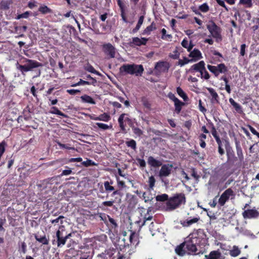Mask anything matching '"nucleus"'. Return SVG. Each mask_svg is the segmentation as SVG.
Returning a JSON list of instances; mask_svg holds the SVG:
<instances>
[{
  "instance_id": "1",
  "label": "nucleus",
  "mask_w": 259,
  "mask_h": 259,
  "mask_svg": "<svg viewBox=\"0 0 259 259\" xmlns=\"http://www.w3.org/2000/svg\"><path fill=\"white\" fill-rule=\"evenodd\" d=\"M196 242L188 238L187 240L178 245L175 249L176 252L180 256H183L186 253L191 254L197 251Z\"/></svg>"
},
{
  "instance_id": "2",
  "label": "nucleus",
  "mask_w": 259,
  "mask_h": 259,
  "mask_svg": "<svg viewBox=\"0 0 259 259\" xmlns=\"http://www.w3.org/2000/svg\"><path fill=\"white\" fill-rule=\"evenodd\" d=\"M186 196L184 193H177L172 197H170L168 201L166 203V209L172 210L183 204H185L186 202Z\"/></svg>"
},
{
  "instance_id": "3",
  "label": "nucleus",
  "mask_w": 259,
  "mask_h": 259,
  "mask_svg": "<svg viewBox=\"0 0 259 259\" xmlns=\"http://www.w3.org/2000/svg\"><path fill=\"white\" fill-rule=\"evenodd\" d=\"M24 65L20 64L18 62L16 64L17 69L20 71L22 74L25 72L32 70L33 69L42 66V64L36 60L23 58L21 61Z\"/></svg>"
},
{
  "instance_id": "4",
  "label": "nucleus",
  "mask_w": 259,
  "mask_h": 259,
  "mask_svg": "<svg viewBox=\"0 0 259 259\" xmlns=\"http://www.w3.org/2000/svg\"><path fill=\"white\" fill-rule=\"evenodd\" d=\"M205 65V62L203 61H200L198 63L191 66L189 71L191 73L198 72L200 73V77L202 79L208 80L210 78V76L206 70Z\"/></svg>"
},
{
  "instance_id": "5",
  "label": "nucleus",
  "mask_w": 259,
  "mask_h": 259,
  "mask_svg": "<svg viewBox=\"0 0 259 259\" xmlns=\"http://www.w3.org/2000/svg\"><path fill=\"white\" fill-rule=\"evenodd\" d=\"M71 235V233L67 234L65 232V227L64 226H60L59 229L56 232L58 246L61 247L65 245L67 239H68Z\"/></svg>"
},
{
  "instance_id": "6",
  "label": "nucleus",
  "mask_w": 259,
  "mask_h": 259,
  "mask_svg": "<svg viewBox=\"0 0 259 259\" xmlns=\"http://www.w3.org/2000/svg\"><path fill=\"white\" fill-rule=\"evenodd\" d=\"M207 29L211 34V36L218 40H222L221 28L217 25L212 20L209 21L206 25Z\"/></svg>"
},
{
  "instance_id": "7",
  "label": "nucleus",
  "mask_w": 259,
  "mask_h": 259,
  "mask_svg": "<svg viewBox=\"0 0 259 259\" xmlns=\"http://www.w3.org/2000/svg\"><path fill=\"white\" fill-rule=\"evenodd\" d=\"M207 67L215 77H218L220 73L226 74L228 71L227 67L224 63H220L217 66L207 65Z\"/></svg>"
},
{
  "instance_id": "8",
  "label": "nucleus",
  "mask_w": 259,
  "mask_h": 259,
  "mask_svg": "<svg viewBox=\"0 0 259 259\" xmlns=\"http://www.w3.org/2000/svg\"><path fill=\"white\" fill-rule=\"evenodd\" d=\"M139 70H137V72L139 73H143L144 70V67L142 65H137L135 64H126L123 65L120 68L121 72H125L126 74L133 75V67H137Z\"/></svg>"
},
{
  "instance_id": "9",
  "label": "nucleus",
  "mask_w": 259,
  "mask_h": 259,
  "mask_svg": "<svg viewBox=\"0 0 259 259\" xmlns=\"http://www.w3.org/2000/svg\"><path fill=\"white\" fill-rule=\"evenodd\" d=\"M205 237L206 235L203 230L199 229L197 230H194L189 235L188 238L195 242L196 241V243L199 245Z\"/></svg>"
},
{
  "instance_id": "10",
  "label": "nucleus",
  "mask_w": 259,
  "mask_h": 259,
  "mask_svg": "<svg viewBox=\"0 0 259 259\" xmlns=\"http://www.w3.org/2000/svg\"><path fill=\"white\" fill-rule=\"evenodd\" d=\"M234 196V192L231 188H228L221 195L219 199L218 203L220 206L225 205L231 196Z\"/></svg>"
},
{
  "instance_id": "11",
  "label": "nucleus",
  "mask_w": 259,
  "mask_h": 259,
  "mask_svg": "<svg viewBox=\"0 0 259 259\" xmlns=\"http://www.w3.org/2000/svg\"><path fill=\"white\" fill-rule=\"evenodd\" d=\"M125 237L126 234H124L123 237L122 239L123 244H120L121 246H126L134 245L136 243L137 244L138 236L135 232L131 231L130 235L128 237V240H126Z\"/></svg>"
},
{
  "instance_id": "12",
  "label": "nucleus",
  "mask_w": 259,
  "mask_h": 259,
  "mask_svg": "<svg viewBox=\"0 0 259 259\" xmlns=\"http://www.w3.org/2000/svg\"><path fill=\"white\" fill-rule=\"evenodd\" d=\"M226 143L227 145L226 146V149L228 162L230 164H234L235 162L237 160L238 158L235 156L233 149L229 145V143L228 142Z\"/></svg>"
},
{
  "instance_id": "13",
  "label": "nucleus",
  "mask_w": 259,
  "mask_h": 259,
  "mask_svg": "<svg viewBox=\"0 0 259 259\" xmlns=\"http://www.w3.org/2000/svg\"><path fill=\"white\" fill-rule=\"evenodd\" d=\"M159 172V176L160 178L168 177L171 174L172 165L169 164H162Z\"/></svg>"
},
{
  "instance_id": "14",
  "label": "nucleus",
  "mask_w": 259,
  "mask_h": 259,
  "mask_svg": "<svg viewBox=\"0 0 259 259\" xmlns=\"http://www.w3.org/2000/svg\"><path fill=\"white\" fill-rule=\"evenodd\" d=\"M188 56L191 59H190L192 62H196L201 59L203 57L202 53L198 49L195 48L192 52H190Z\"/></svg>"
},
{
  "instance_id": "15",
  "label": "nucleus",
  "mask_w": 259,
  "mask_h": 259,
  "mask_svg": "<svg viewBox=\"0 0 259 259\" xmlns=\"http://www.w3.org/2000/svg\"><path fill=\"white\" fill-rule=\"evenodd\" d=\"M102 50L110 58H113V46L110 43H105L102 45Z\"/></svg>"
},
{
  "instance_id": "16",
  "label": "nucleus",
  "mask_w": 259,
  "mask_h": 259,
  "mask_svg": "<svg viewBox=\"0 0 259 259\" xmlns=\"http://www.w3.org/2000/svg\"><path fill=\"white\" fill-rule=\"evenodd\" d=\"M125 116V114H122L119 116L118 120L121 130L124 132H125V127L126 126V123H128V124L131 123V120Z\"/></svg>"
},
{
  "instance_id": "17",
  "label": "nucleus",
  "mask_w": 259,
  "mask_h": 259,
  "mask_svg": "<svg viewBox=\"0 0 259 259\" xmlns=\"http://www.w3.org/2000/svg\"><path fill=\"white\" fill-rule=\"evenodd\" d=\"M147 163L150 167L155 168L159 167L162 164V161L155 159L152 156L148 157L147 159Z\"/></svg>"
},
{
  "instance_id": "18",
  "label": "nucleus",
  "mask_w": 259,
  "mask_h": 259,
  "mask_svg": "<svg viewBox=\"0 0 259 259\" xmlns=\"http://www.w3.org/2000/svg\"><path fill=\"white\" fill-rule=\"evenodd\" d=\"M200 220L199 217H195L192 219H187L186 220H182L180 221L181 225L184 227H188L192 224L197 223Z\"/></svg>"
},
{
  "instance_id": "19",
  "label": "nucleus",
  "mask_w": 259,
  "mask_h": 259,
  "mask_svg": "<svg viewBox=\"0 0 259 259\" xmlns=\"http://www.w3.org/2000/svg\"><path fill=\"white\" fill-rule=\"evenodd\" d=\"M242 215L245 219H251L257 217L258 215V212L255 209H247L242 213Z\"/></svg>"
},
{
  "instance_id": "20",
  "label": "nucleus",
  "mask_w": 259,
  "mask_h": 259,
  "mask_svg": "<svg viewBox=\"0 0 259 259\" xmlns=\"http://www.w3.org/2000/svg\"><path fill=\"white\" fill-rule=\"evenodd\" d=\"M169 67V64L167 62L159 61L156 63L155 68L162 72H166L168 71Z\"/></svg>"
},
{
  "instance_id": "21",
  "label": "nucleus",
  "mask_w": 259,
  "mask_h": 259,
  "mask_svg": "<svg viewBox=\"0 0 259 259\" xmlns=\"http://www.w3.org/2000/svg\"><path fill=\"white\" fill-rule=\"evenodd\" d=\"M206 89L212 97L211 102L212 103H219V96L215 90L212 88H207Z\"/></svg>"
},
{
  "instance_id": "22",
  "label": "nucleus",
  "mask_w": 259,
  "mask_h": 259,
  "mask_svg": "<svg viewBox=\"0 0 259 259\" xmlns=\"http://www.w3.org/2000/svg\"><path fill=\"white\" fill-rule=\"evenodd\" d=\"M34 237L37 241L43 245H48L49 243V238H47L45 234L41 235L36 234L34 235Z\"/></svg>"
},
{
  "instance_id": "23",
  "label": "nucleus",
  "mask_w": 259,
  "mask_h": 259,
  "mask_svg": "<svg viewBox=\"0 0 259 259\" xmlns=\"http://www.w3.org/2000/svg\"><path fill=\"white\" fill-rule=\"evenodd\" d=\"M148 39L144 37L140 38L138 37H135L132 38L131 44H133L137 46H141L142 45H145L147 42Z\"/></svg>"
},
{
  "instance_id": "24",
  "label": "nucleus",
  "mask_w": 259,
  "mask_h": 259,
  "mask_svg": "<svg viewBox=\"0 0 259 259\" xmlns=\"http://www.w3.org/2000/svg\"><path fill=\"white\" fill-rule=\"evenodd\" d=\"M185 105V103L184 102H182L179 99L178 100H176L174 102V106H175V112L179 114L181 112L183 106Z\"/></svg>"
},
{
  "instance_id": "25",
  "label": "nucleus",
  "mask_w": 259,
  "mask_h": 259,
  "mask_svg": "<svg viewBox=\"0 0 259 259\" xmlns=\"http://www.w3.org/2000/svg\"><path fill=\"white\" fill-rule=\"evenodd\" d=\"M235 145L238 158L240 161H242L244 159L242 149L241 147V146L240 145L239 142L236 141Z\"/></svg>"
},
{
  "instance_id": "26",
  "label": "nucleus",
  "mask_w": 259,
  "mask_h": 259,
  "mask_svg": "<svg viewBox=\"0 0 259 259\" xmlns=\"http://www.w3.org/2000/svg\"><path fill=\"white\" fill-rule=\"evenodd\" d=\"M80 99L83 103H89L91 104H96V102L94 99L89 95H84L80 97Z\"/></svg>"
},
{
  "instance_id": "27",
  "label": "nucleus",
  "mask_w": 259,
  "mask_h": 259,
  "mask_svg": "<svg viewBox=\"0 0 259 259\" xmlns=\"http://www.w3.org/2000/svg\"><path fill=\"white\" fill-rule=\"evenodd\" d=\"M156 29V24L152 22L150 25L147 26L143 31V34H150L151 31Z\"/></svg>"
},
{
  "instance_id": "28",
  "label": "nucleus",
  "mask_w": 259,
  "mask_h": 259,
  "mask_svg": "<svg viewBox=\"0 0 259 259\" xmlns=\"http://www.w3.org/2000/svg\"><path fill=\"white\" fill-rule=\"evenodd\" d=\"M207 127L210 130L211 133L214 139L219 137L218 132L214 126V124L212 122H209L207 124Z\"/></svg>"
},
{
  "instance_id": "29",
  "label": "nucleus",
  "mask_w": 259,
  "mask_h": 259,
  "mask_svg": "<svg viewBox=\"0 0 259 259\" xmlns=\"http://www.w3.org/2000/svg\"><path fill=\"white\" fill-rule=\"evenodd\" d=\"M177 94L184 100V101L187 102L189 100V98L187 94L183 91L181 88L180 87L177 88Z\"/></svg>"
},
{
  "instance_id": "30",
  "label": "nucleus",
  "mask_w": 259,
  "mask_h": 259,
  "mask_svg": "<svg viewBox=\"0 0 259 259\" xmlns=\"http://www.w3.org/2000/svg\"><path fill=\"white\" fill-rule=\"evenodd\" d=\"M125 143L127 147L131 148L134 151L136 150L137 143L135 140L133 139H130L128 141H125Z\"/></svg>"
},
{
  "instance_id": "31",
  "label": "nucleus",
  "mask_w": 259,
  "mask_h": 259,
  "mask_svg": "<svg viewBox=\"0 0 259 259\" xmlns=\"http://www.w3.org/2000/svg\"><path fill=\"white\" fill-rule=\"evenodd\" d=\"M229 101L237 112H241L242 111L241 105L236 103L232 98H230Z\"/></svg>"
},
{
  "instance_id": "32",
  "label": "nucleus",
  "mask_w": 259,
  "mask_h": 259,
  "mask_svg": "<svg viewBox=\"0 0 259 259\" xmlns=\"http://www.w3.org/2000/svg\"><path fill=\"white\" fill-rule=\"evenodd\" d=\"M220 253L218 251H212L208 255H206V259H218L220 256Z\"/></svg>"
},
{
  "instance_id": "33",
  "label": "nucleus",
  "mask_w": 259,
  "mask_h": 259,
  "mask_svg": "<svg viewBox=\"0 0 259 259\" xmlns=\"http://www.w3.org/2000/svg\"><path fill=\"white\" fill-rule=\"evenodd\" d=\"M51 110L50 111L51 113L53 114L60 115L63 117H66V115L64 113H63L62 112L60 111L57 107H56L55 106H53V107H51Z\"/></svg>"
},
{
  "instance_id": "34",
  "label": "nucleus",
  "mask_w": 259,
  "mask_h": 259,
  "mask_svg": "<svg viewBox=\"0 0 259 259\" xmlns=\"http://www.w3.org/2000/svg\"><path fill=\"white\" fill-rule=\"evenodd\" d=\"M156 200L157 201H160V202H164V201H166V202L167 201H168L169 199L168 198V196L167 194H161V195H158L157 196H156Z\"/></svg>"
},
{
  "instance_id": "35",
  "label": "nucleus",
  "mask_w": 259,
  "mask_h": 259,
  "mask_svg": "<svg viewBox=\"0 0 259 259\" xmlns=\"http://www.w3.org/2000/svg\"><path fill=\"white\" fill-rule=\"evenodd\" d=\"M143 199L145 202H148L151 201L153 199V197L150 192L146 193L144 192L143 194Z\"/></svg>"
},
{
  "instance_id": "36",
  "label": "nucleus",
  "mask_w": 259,
  "mask_h": 259,
  "mask_svg": "<svg viewBox=\"0 0 259 259\" xmlns=\"http://www.w3.org/2000/svg\"><path fill=\"white\" fill-rule=\"evenodd\" d=\"M38 11L42 14L52 13V10L46 6H40L38 9Z\"/></svg>"
},
{
  "instance_id": "37",
  "label": "nucleus",
  "mask_w": 259,
  "mask_h": 259,
  "mask_svg": "<svg viewBox=\"0 0 259 259\" xmlns=\"http://www.w3.org/2000/svg\"><path fill=\"white\" fill-rule=\"evenodd\" d=\"M239 4L245 6L246 8H251L252 6L251 0H240Z\"/></svg>"
},
{
  "instance_id": "38",
  "label": "nucleus",
  "mask_w": 259,
  "mask_h": 259,
  "mask_svg": "<svg viewBox=\"0 0 259 259\" xmlns=\"http://www.w3.org/2000/svg\"><path fill=\"white\" fill-rule=\"evenodd\" d=\"M240 253V250L239 249V248L234 246L233 247V249L230 251V255L232 256L235 257L238 256Z\"/></svg>"
},
{
  "instance_id": "39",
  "label": "nucleus",
  "mask_w": 259,
  "mask_h": 259,
  "mask_svg": "<svg viewBox=\"0 0 259 259\" xmlns=\"http://www.w3.org/2000/svg\"><path fill=\"white\" fill-rule=\"evenodd\" d=\"M95 120H100L107 121L110 119V116L106 113L100 115L98 117L95 118Z\"/></svg>"
},
{
  "instance_id": "40",
  "label": "nucleus",
  "mask_w": 259,
  "mask_h": 259,
  "mask_svg": "<svg viewBox=\"0 0 259 259\" xmlns=\"http://www.w3.org/2000/svg\"><path fill=\"white\" fill-rule=\"evenodd\" d=\"M155 182H156L155 179L153 176L149 177V180H148V183H149V187L150 189H153V187L155 186Z\"/></svg>"
},
{
  "instance_id": "41",
  "label": "nucleus",
  "mask_w": 259,
  "mask_h": 259,
  "mask_svg": "<svg viewBox=\"0 0 259 259\" xmlns=\"http://www.w3.org/2000/svg\"><path fill=\"white\" fill-rule=\"evenodd\" d=\"M81 164L85 167L96 165V163L91 159H87V160L82 162Z\"/></svg>"
},
{
  "instance_id": "42",
  "label": "nucleus",
  "mask_w": 259,
  "mask_h": 259,
  "mask_svg": "<svg viewBox=\"0 0 259 259\" xmlns=\"http://www.w3.org/2000/svg\"><path fill=\"white\" fill-rule=\"evenodd\" d=\"M199 10L203 13H206L209 9L208 5L206 3H204L199 7Z\"/></svg>"
},
{
  "instance_id": "43",
  "label": "nucleus",
  "mask_w": 259,
  "mask_h": 259,
  "mask_svg": "<svg viewBox=\"0 0 259 259\" xmlns=\"http://www.w3.org/2000/svg\"><path fill=\"white\" fill-rule=\"evenodd\" d=\"M136 160L138 162L137 164L139 165L140 167L141 168L144 169L146 167V163L145 160H144L143 159H141L140 158H136Z\"/></svg>"
},
{
  "instance_id": "44",
  "label": "nucleus",
  "mask_w": 259,
  "mask_h": 259,
  "mask_svg": "<svg viewBox=\"0 0 259 259\" xmlns=\"http://www.w3.org/2000/svg\"><path fill=\"white\" fill-rule=\"evenodd\" d=\"M27 250V245L25 242H21V244L19 245V251L20 252H22L23 253H25Z\"/></svg>"
},
{
  "instance_id": "45",
  "label": "nucleus",
  "mask_w": 259,
  "mask_h": 259,
  "mask_svg": "<svg viewBox=\"0 0 259 259\" xmlns=\"http://www.w3.org/2000/svg\"><path fill=\"white\" fill-rule=\"evenodd\" d=\"M189 62H192L190 59H188L187 57H184L183 60L180 59L179 60L178 64L181 66H183Z\"/></svg>"
},
{
  "instance_id": "46",
  "label": "nucleus",
  "mask_w": 259,
  "mask_h": 259,
  "mask_svg": "<svg viewBox=\"0 0 259 259\" xmlns=\"http://www.w3.org/2000/svg\"><path fill=\"white\" fill-rule=\"evenodd\" d=\"M132 127L134 133L137 136L140 137L143 135V132L140 128L135 127L134 126H132Z\"/></svg>"
},
{
  "instance_id": "47",
  "label": "nucleus",
  "mask_w": 259,
  "mask_h": 259,
  "mask_svg": "<svg viewBox=\"0 0 259 259\" xmlns=\"http://www.w3.org/2000/svg\"><path fill=\"white\" fill-rule=\"evenodd\" d=\"M78 84H79V85H91V84H92L94 86H95V80H94V82H89V81H87V80H82L81 79H80L79 81L78 82Z\"/></svg>"
},
{
  "instance_id": "48",
  "label": "nucleus",
  "mask_w": 259,
  "mask_h": 259,
  "mask_svg": "<svg viewBox=\"0 0 259 259\" xmlns=\"http://www.w3.org/2000/svg\"><path fill=\"white\" fill-rule=\"evenodd\" d=\"M190 170L191 176L193 177L196 180H198L200 178V176L199 175H198L195 168L192 167L190 169Z\"/></svg>"
},
{
  "instance_id": "49",
  "label": "nucleus",
  "mask_w": 259,
  "mask_h": 259,
  "mask_svg": "<svg viewBox=\"0 0 259 259\" xmlns=\"http://www.w3.org/2000/svg\"><path fill=\"white\" fill-rule=\"evenodd\" d=\"M142 102L143 106L148 109H150L151 108V104L148 101V100L145 98H143L142 99Z\"/></svg>"
},
{
  "instance_id": "50",
  "label": "nucleus",
  "mask_w": 259,
  "mask_h": 259,
  "mask_svg": "<svg viewBox=\"0 0 259 259\" xmlns=\"http://www.w3.org/2000/svg\"><path fill=\"white\" fill-rule=\"evenodd\" d=\"M64 217L63 215H60L58 218L56 219L51 220V222L52 224H56L59 223V221H60L61 224H62L63 222L62 219H64Z\"/></svg>"
},
{
  "instance_id": "51",
  "label": "nucleus",
  "mask_w": 259,
  "mask_h": 259,
  "mask_svg": "<svg viewBox=\"0 0 259 259\" xmlns=\"http://www.w3.org/2000/svg\"><path fill=\"white\" fill-rule=\"evenodd\" d=\"M247 126L249 128V129L250 131V132L252 133V134H253L254 135H255L259 139V133L257 132L255 130V129L253 127L251 126L250 125L248 124L247 125Z\"/></svg>"
},
{
  "instance_id": "52",
  "label": "nucleus",
  "mask_w": 259,
  "mask_h": 259,
  "mask_svg": "<svg viewBox=\"0 0 259 259\" xmlns=\"http://www.w3.org/2000/svg\"><path fill=\"white\" fill-rule=\"evenodd\" d=\"M29 15V12L26 11L22 14H19L17 16V19H19L21 18H27Z\"/></svg>"
},
{
  "instance_id": "53",
  "label": "nucleus",
  "mask_w": 259,
  "mask_h": 259,
  "mask_svg": "<svg viewBox=\"0 0 259 259\" xmlns=\"http://www.w3.org/2000/svg\"><path fill=\"white\" fill-rule=\"evenodd\" d=\"M67 93L71 95H75L77 93H79L80 91L79 90H75V89H69L66 91Z\"/></svg>"
},
{
  "instance_id": "54",
  "label": "nucleus",
  "mask_w": 259,
  "mask_h": 259,
  "mask_svg": "<svg viewBox=\"0 0 259 259\" xmlns=\"http://www.w3.org/2000/svg\"><path fill=\"white\" fill-rule=\"evenodd\" d=\"M72 173V170L70 168L68 169L63 170L60 175V176H68Z\"/></svg>"
},
{
  "instance_id": "55",
  "label": "nucleus",
  "mask_w": 259,
  "mask_h": 259,
  "mask_svg": "<svg viewBox=\"0 0 259 259\" xmlns=\"http://www.w3.org/2000/svg\"><path fill=\"white\" fill-rule=\"evenodd\" d=\"M96 124L98 125V126L99 128H100L102 130H106L109 127V126L108 125H107L106 124L103 123L99 122V123H97Z\"/></svg>"
},
{
  "instance_id": "56",
  "label": "nucleus",
  "mask_w": 259,
  "mask_h": 259,
  "mask_svg": "<svg viewBox=\"0 0 259 259\" xmlns=\"http://www.w3.org/2000/svg\"><path fill=\"white\" fill-rule=\"evenodd\" d=\"M82 160V159L81 157L71 158L69 159L68 162H81Z\"/></svg>"
},
{
  "instance_id": "57",
  "label": "nucleus",
  "mask_w": 259,
  "mask_h": 259,
  "mask_svg": "<svg viewBox=\"0 0 259 259\" xmlns=\"http://www.w3.org/2000/svg\"><path fill=\"white\" fill-rule=\"evenodd\" d=\"M246 47V46L245 44H242L241 45L240 55L242 56H244L245 55Z\"/></svg>"
},
{
  "instance_id": "58",
  "label": "nucleus",
  "mask_w": 259,
  "mask_h": 259,
  "mask_svg": "<svg viewBox=\"0 0 259 259\" xmlns=\"http://www.w3.org/2000/svg\"><path fill=\"white\" fill-rule=\"evenodd\" d=\"M194 46V45L192 43V41L191 40L189 42L188 46L187 47V48H186V49H187V51L190 53V52L192 51V50Z\"/></svg>"
},
{
  "instance_id": "59",
  "label": "nucleus",
  "mask_w": 259,
  "mask_h": 259,
  "mask_svg": "<svg viewBox=\"0 0 259 259\" xmlns=\"http://www.w3.org/2000/svg\"><path fill=\"white\" fill-rule=\"evenodd\" d=\"M194 46V45L192 43V41L191 40L189 42L188 46L187 47V48H186V49H187V51L190 53V52L192 51V50Z\"/></svg>"
},
{
  "instance_id": "60",
  "label": "nucleus",
  "mask_w": 259,
  "mask_h": 259,
  "mask_svg": "<svg viewBox=\"0 0 259 259\" xmlns=\"http://www.w3.org/2000/svg\"><path fill=\"white\" fill-rule=\"evenodd\" d=\"M194 46V45L192 43V41L191 40L189 42L188 46L187 47V48H186V49H187V51L190 53V52L192 51V50Z\"/></svg>"
},
{
  "instance_id": "61",
  "label": "nucleus",
  "mask_w": 259,
  "mask_h": 259,
  "mask_svg": "<svg viewBox=\"0 0 259 259\" xmlns=\"http://www.w3.org/2000/svg\"><path fill=\"white\" fill-rule=\"evenodd\" d=\"M116 179L118 183V185L120 188H124L125 187L124 182L122 181H120L118 177H116Z\"/></svg>"
},
{
  "instance_id": "62",
  "label": "nucleus",
  "mask_w": 259,
  "mask_h": 259,
  "mask_svg": "<svg viewBox=\"0 0 259 259\" xmlns=\"http://www.w3.org/2000/svg\"><path fill=\"white\" fill-rule=\"evenodd\" d=\"M104 186L106 190L111 191L113 190V187L110 186L109 183L108 182H105Z\"/></svg>"
},
{
  "instance_id": "63",
  "label": "nucleus",
  "mask_w": 259,
  "mask_h": 259,
  "mask_svg": "<svg viewBox=\"0 0 259 259\" xmlns=\"http://www.w3.org/2000/svg\"><path fill=\"white\" fill-rule=\"evenodd\" d=\"M189 41L187 38H185L183 39L181 42V45L184 48H187V47L188 46Z\"/></svg>"
},
{
  "instance_id": "64",
  "label": "nucleus",
  "mask_w": 259,
  "mask_h": 259,
  "mask_svg": "<svg viewBox=\"0 0 259 259\" xmlns=\"http://www.w3.org/2000/svg\"><path fill=\"white\" fill-rule=\"evenodd\" d=\"M168 98H169L171 100H172V101H174V102H175V101H176V100H179V99H178V98H177L175 96V95L174 94L171 93H169V94H168Z\"/></svg>"
}]
</instances>
